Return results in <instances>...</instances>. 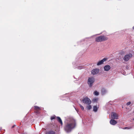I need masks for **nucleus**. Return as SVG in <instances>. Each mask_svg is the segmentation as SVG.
Wrapping results in <instances>:
<instances>
[{
    "label": "nucleus",
    "mask_w": 134,
    "mask_h": 134,
    "mask_svg": "<svg viewBox=\"0 0 134 134\" xmlns=\"http://www.w3.org/2000/svg\"><path fill=\"white\" fill-rule=\"evenodd\" d=\"M98 110L97 107L96 106H94L93 107V110L94 111L96 112Z\"/></svg>",
    "instance_id": "2eb2a0df"
},
{
    "label": "nucleus",
    "mask_w": 134,
    "mask_h": 134,
    "mask_svg": "<svg viewBox=\"0 0 134 134\" xmlns=\"http://www.w3.org/2000/svg\"><path fill=\"white\" fill-rule=\"evenodd\" d=\"M132 56V54H129L125 55L124 58V60L126 61H128L130 57H131Z\"/></svg>",
    "instance_id": "423d86ee"
},
{
    "label": "nucleus",
    "mask_w": 134,
    "mask_h": 134,
    "mask_svg": "<svg viewBox=\"0 0 134 134\" xmlns=\"http://www.w3.org/2000/svg\"><path fill=\"white\" fill-rule=\"evenodd\" d=\"M83 67L82 66H79L78 67V68L79 69H81L83 68Z\"/></svg>",
    "instance_id": "412c9836"
},
{
    "label": "nucleus",
    "mask_w": 134,
    "mask_h": 134,
    "mask_svg": "<svg viewBox=\"0 0 134 134\" xmlns=\"http://www.w3.org/2000/svg\"><path fill=\"white\" fill-rule=\"evenodd\" d=\"M94 94L96 96H98L99 94V93L97 91H95L94 92Z\"/></svg>",
    "instance_id": "f3484780"
},
{
    "label": "nucleus",
    "mask_w": 134,
    "mask_h": 134,
    "mask_svg": "<svg viewBox=\"0 0 134 134\" xmlns=\"http://www.w3.org/2000/svg\"><path fill=\"white\" fill-rule=\"evenodd\" d=\"M1 129H0V131H1Z\"/></svg>",
    "instance_id": "bb28decb"
},
{
    "label": "nucleus",
    "mask_w": 134,
    "mask_h": 134,
    "mask_svg": "<svg viewBox=\"0 0 134 134\" xmlns=\"http://www.w3.org/2000/svg\"><path fill=\"white\" fill-rule=\"evenodd\" d=\"M80 107L81 108V109L82 110H84V107L82 105H80Z\"/></svg>",
    "instance_id": "aec40b11"
},
{
    "label": "nucleus",
    "mask_w": 134,
    "mask_h": 134,
    "mask_svg": "<svg viewBox=\"0 0 134 134\" xmlns=\"http://www.w3.org/2000/svg\"><path fill=\"white\" fill-rule=\"evenodd\" d=\"M35 112L37 114L39 113V111L41 110V108L37 106H35Z\"/></svg>",
    "instance_id": "6e6552de"
},
{
    "label": "nucleus",
    "mask_w": 134,
    "mask_h": 134,
    "mask_svg": "<svg viewBox=\"0 0 134 134\" xmlns=\"http://www.w3.org/2000/svg\"><path fill=\"white\" fill-rule=\"evenodd\" d=\"M76 126V121L73 119H71L69 123H68L65 125L64 129L67 133L70 132L72 129Z\"/></svg>",
    "instance_id": "f257e3e1"
},
{
    "label": "nucleus",
    "mask_w": 134,
    "mask_h": 134,
    "mask_svg": "<svg viewBox=\"0 0 134 134\" xmlns=\"http://www.w3.org/2000/svg\"><path fill=\"white\" fill-rule=\"evenodd\" d=\"M131 128V127L128 128V127H125L123 129H130Z\"/></svg>",
    "instance_id": "5701e85b"
},
{
    "label": "nucleus",
    "mask_w": 134,
    "mask_h": 134,
    "mask_svg": "<svg viewBox=\"0 0 134 134\" xmlns=\"http://www.w3.org/2000/svg\"><path fill=\"white\" fill-rule=\"evenodd\" d=\"M108 39V38L105 36H100L96 37L95 41L97 42H101L106 41Z\"/></svg>",
    "instance_id": "f03ea898"
},
{
    "label": "nucleus",
    "mask_w": 134,
    "mask_h": 134,
    "mask_svg": "<svg viewBox=\"0 0 134 134\" xmlns=\"http://www.w3.org/2000/svg\"><path fill=\"white\" fill-rule=\"evenodd\" d=\"M107 90L104 88H102L101 89V93L102 95L105 94L107 93Z\"/></svg>",
    "instance_id": "4468645a"
},
{
    "label": "nucleus",
    "mask_w": 134,
    "mask_h": 134,
    "mask_svg": "<svg viewBox=\"0 0 134 134\" xmlns=\"http://www.w3.org/2000/svg\"><path fill=\"white\" fill-rule=\"evenodd\" d=\"M87 108L89 110L92 108L91 106V105H89L87 106Z\"/></svg>",
    "instance_id": "a211bd4d"
},
{
    "label": "nucleus",
    "mask_w": 134,
    "mask_h": 134,
    "mask_svg": "<svg viewBox=\"0 0 134 134\" xmlns=\"http://www.w3.org/2000/svg\"><path fill=\"white\" fill-rule=\"evenodd\" d=\"M131 104V102H127V103H126V105H130V104Z\"/></svg>",
    "instance_id": "4be33fe9"
},
{
    "label": "nucleus",
    "mask_w": 134,
    "mask_h": 134,
    "mask_svg": "<svg viewBox=\"0 0 134 134\" xmlns=\"http://www.w3.org/2000/svg\"><path fill=\"white\" fill-rule=\"evenodd\" d=\"M95 81V79L93 77H90L88 78L87 83L90 87L92 86L93 83Z\"/></svg>",
    "instance_id": "7ed1b4c3"
},
{
    "label": "nucleus",
    "mask_w": 134,
    "mask_h": 134,
    "mask_svg": "<svg viewBox=\"0 0 134 134\" xmlns=\"http://www.w3.org/2000/svg\"><path fill=\"white\" fill-rule=\"evenodd\" d=\"M98 100V98H93L92 100V101L94 102H97Z\"/></svg>",
    "instance_id": "dca6fc26"
},
{
    "label": "nucleus",
    "mask_w": 134,
    "mask_h": 134,
    "mask_svg": "<svg viewBox=\"0 0 134 134\" xmlns=\"http://www.w3.org/2000/svg\"><path fill=\"white\" fill-rule=\"evenodd\" d=\"M133 120H134V118L133 119Z\"/></svg>",
    "instance_id": "a878e982"
},
{
    "label": "nucleus",
    "mask_w": 134,
    "mask_h": 134,
    "mask_svg": "<svg viewBox=\"0 0 134 134\" xmlns=\"http://www.w3.org/2000/svg\"><path fill=\"white\" fill-rule=\"evenodd\" d=\"M99 70L95 69H93L91 71V73L93 75L97 74L99 72Z\"/></svg>",
    "instance_id": "1a4fd4ad"
},
{
    "label": "nucleus",
    "mask_w": 134,
    "mask_h": 134,
    "mask_svg": "<svg viewBox=\"0 0 134 134\" xmlns=\"http://www.w3.org/2000/svg\"><path fill=\"white\" fill-rule=\"evenodd\" d=\"M14 126H13L12 127V128H13L14 127Z\"/></svg>",
    "instance_id": "393cba45"
},
{
    "label": "nucleus",
    "mask_w": 134,
    "mask_h": 134,
    "mask_svg": "<svg viewBox=\"0 0 134 134\" xmlns=\"http://www.w3.org/2000/svg\"><path fill=\"white\" fill-rule=\"evenodd\" d=\"M132 29H133V30H134V26L133 27H132Z\"/></svg>",
    "instance_id": "b1692460"
},
{
    "label": "nucleus",
    "mask_w": 134,
    "mask_h": 134,
    "mask_svg": "<svg viewBox=\"0 0 134 134\" xmlns=\"http://www.w3.org/2000/svg\"><path fill=\"white\" fill-rule=\"evenodd\" d=\"M55 117L56 116L55 115H54L53 116H52L51 117V120L54 119H55Z\"/></svg>",
    "instance_id": "6ab92c4d"
},
{
    "label": "nucleus",
    "mask_w": 134,
    "mask_h": 134,
    "mask_svg": "<svg viewBox=\"0 0 134 134\" xmlns=\"http://www.w3.org/2000/svg\"><path fill=\"white\" fill-rule=\"evenodd\" d=\"M104 71H108L110 69L111 67L110 65H107L104 67Z\"/></svg>",
    "instance_id": "9d476101"
},
{
    "label": "nucleus",
    "mask_w": 134,
    "mask_h": 134,
    "mask_svg": "<svg viewBox=\"0 0 134 134\" xmlns=\"http://www.w3.org/2000/svg\"><path fill=\"white\" fill-rule=\"evenodd\" d=\"M110 124L112 125H114L117 123V121L111 119L110 122Z\"/></svg>",
    "instance_id": "9b49d317"
},
{
    "label": "nucleus",
    "mask_w": 134,
    "mask_h": 134,
    "mask_svg": "<svg viewBox=\"0 0 134 134\" xmlns=\"http://www.w3.org/2000/svg\"><path fill=\"white\" fill-rule=\"evenodd\" d=\"M57 121L60 123L61 125L63 124V123L60 118L58 116L57 117Z\"/></svg>",
    "instance_id": "f8f14e48"
},
{
    "label": "nucleus",
    "mask_w": 134,
    "mask_h": 134,
    "mask_svg": "<svg viewBox=\"0 0 134 134\" xmlns=\"http://www.w3.org/2000/svg\"><path fill=\"white\" fill-rule=\"evenodd\" d=\"M46 134H55V133L54 131L51 130L47 132Z\"/></svg>",
    "instance_id": "ddd939ff"
},
{
    "label": "nucleus",
    "mask_w": 134,
    "mask_h": 134,
    "mask_svg": "<svg viewBox=\"0 0 134 134\" xmlns=\"http://www.w3.org/2000/svg\"><path fill=\"white\" fill-rule=\"evenodd\" d=\"M107 60V59L106 58H104L100 61L98 62L97 64L98 66L100 65L103 63L104 62L106 61Z\"/></svg>",
    "instance_id": "0eeeda50"
},
{
    "label": "nucleus",
    "mask_w": 134,
    "mask_h": 134,
    "mask_svg": "<svg viewBox=\"0 0 134 134\" xmlns=\"http://www.w3.org/2000/svg\"><path fill=\"white\" fill-rule=\"evenodd\" d=\"M111 117L112 119H118V114L115 112H112L111 113Z\"/></svg>",
    "instance_id": "39448f33"
},
{
    "label": "nucleus",
    "mask_w": 134,
    "mask_h": 134,
    "mask_svg": "<svg viewBox=\"0 0 134 134\" xmlns=\"http://www.w3.org/2000/svg\"><path fill=\"white\" fill-rule=\"evenodd\" d=\"M82 102L85 104L88 105L90 104L91 103V101L90 99L87 97L83 98L82 100Z\"/></svg>",
    "instance_id": "20e7f679"
}]
</instances>
